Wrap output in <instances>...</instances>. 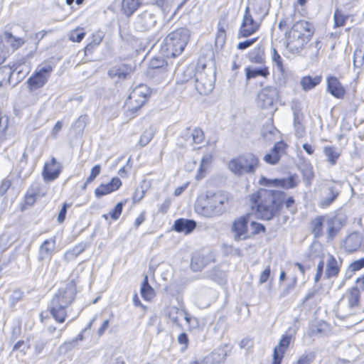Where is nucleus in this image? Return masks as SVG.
Masks as SVG:
<instances>
[{
	"mask_svg": "<svg viewBox=\"0 0 364 364\" xmlns=\"http://www.w3.org/2000/svg\"><path fill=\"white\" fill-rule=\"evenodd\" d=\"M250 226H251V228L252 229V235H256L261 232L265 231V227L261 223H258L257 222L252 221L250 223Z\"/></svg>",
	"mask_w": 364,
	"mask_h": 364,
	"instance_id": "774afa93",
	"label": "nucleus"
},
{
	"mask_svg": "<svg viewBox=\"0 0 364 364\" xmlns=\"http://www.w3.org/2000/svg\"><path fill=\"white\" fill-rule=\"evenodd\" d=\"M360 301V291L358 288H353L348 296V305L353 309L358 305Z\"/></svg>",
	"mask_w": 364,
	"mask_h": 364,
	"instance_id": "37998d69",
	"label": "nucleus"
},
{
	"mask_svg": "<svg viewBox=\"0 0 364 364\" xmlns=\"http://www.w3.org/2000/svg\"><path fill=\"white\" fill-rule=\"evenodd\" d=\"M323 153L327 159V161L332 166L337 163V160L341 156L338 149L335 146H325Z\"/></svg>",
	"mask_w": 364,
	"mask_h": 364,
	"instance_id": "7c9ffc66",
	"label": "nucleus"
},
{
	"mask_svg": "<svg viewBox=\"0 0 364 364\" xmlns=\"http://www.w3.org/2000/svg\"><path fill=\"white\" fill-rule=\"evenodd\" d=\"M279 134V131L271 124L263 126L261 134L267 141H272L274 136Z\"/></svg>",
	"mask_w": 364,
	"mask_h": 364,
	"instance_id": "f704fd0d",
	"label": "nucleus"
},
{
	"mask_svg": "<svg viewBox=\"0 0 364 364\" xmlns=\"http://www.w3.org/2000/svg\"><path fill=\"white\" fill-rule=\"evenodd\" d=\"M279 98V92L275 87L267 86L257 95V101L263 109L272 107Z\"/></svg>",
	"mask_w": 364,
	"mask_h": 364,
	"instance_id": "ddd939ff",
	"label": "nucleus"
},
{
	"mask_svg": "<svg viewBox=\"0 0 364 364\" xmlns=\"http://www.w3.org/2000/svg\"><path fill=\"white\" fill-rule=\"evenodd\" d=\"M149 88L145 85H139L135 87L130 93L127 105L129 110L136 113L147 101L149 97Z\"/></svg>",
	"mask_w": 364,
	"mask_h": 364,
	"instance_id": "9d476101",
	"label": "nucleus"
},
{
	"mask_svg": "<svg viewBox=\"0 0 364 364\" xmlns=\"http://www.w3.org/2000/svg\"><path fill=\"white\" fill-rule=\"evenodd\" d=\"M85 31L82 28H77L69 34V39L73 42L80 43L85 36Z\"/></svg>",
	"mask_w": 364,
	"mask_h": 364,
	"instance_id": "09e8293b",
	"label": "nucleus"
},
{
	"mask_svg": "<svg viewBox=\"0 0 364 364\" xmlns=\"http://www.w3.org/2000/svg\"><path fill=\"white\" fill-rule=\"evenodd\" d=\"M132 71L130 65L121 64L110 68L108 70V75L112 78L117 77L119 79H126Z\"/></svg>",
	"mask_w": 364,
	"mask_h": 364,
	"instance_id": "b1692460",
	"label": "nucleus"
},
{
	"mask_svg": "<svg viewBox=\"0 0 364 364\" xmlns=\"http://www.w3.org/2000/svg\"><path fill=\"white\" fill-rule=\"evenodd\" d=\"M76 294L74 285L68 284L60 288L50 300L48 310L53 318L58 323H63L67 317V308L73 302Z\"/></svg>",
	"mask_w": 364,
	"mask_h": 364,
	"instance_id": "39448f33",
	"label": "nucleus"
},
{
	"mask_svg": "<svg viewBox=\"0 0 364 364\" xmlns=\"http://www.w3.org/2000/svg\"><path fill=\"white\" fill-rule=\"evenodd\" d=\"M157 18L154 8L151 7L141 11L134 18V28L138 32H147L156 26Z\"/></svg>",
	"mask_w": 364,
	"mask_h": 364,
	"instance_id": "6e6552de",
	"label": "nucleus"
},
{
	"mask_svg": "<svg viewBox=\"0 0 364 364\" xmlns=\"http://www.w3.org/2000/svg\"><path fill=\"white\" fill-rule=\"evenodd\" d=\"M122 181L117 177L112 178L110 182L107 184H101L95 190L96 197L100 198L119 189Z\"/></svg>",
	"mask_w": 364,
	"mask_h": 364,
	"instance_id": "412c9836",
	"label": "nucleus"
},
{
	"mask_svg": "<svg viewBox=\"0 0 364 364\" xmlns=\"http://www.w3.org/2000/svg\"><path fill=\"white\" fill-rule=\"evenodd\" d=\"M75 346L76 345L75 344V341H73L72 340L65 341L59 346L58 349V353L60 355H65L73 349Z\"/></svg>",
	"mask_w": 364,
	"mask_h": 364,
	"instance_id": "5fc2aeb1",
	"label": "nucleus"
},
{
	"mask_svg": "<svg viewBox=\"0 0 364 364\" xmlns=\"http://www.w3.org/2000/svg\"><path fill=\"white\" fill-rule=\"evenodd\" d=\"M250 218V215L247 214L238 218L233 222L231 230L235 240L239 241L249 238L247 225Z\"/></svg>",
	"mask_w": 364,
	"mask_h": 364,
	"instance_id": "f8f14e48",
	"label": "nucleus"
},
{
	"mask_svg": "<svg viewBox=\"0 0 364 364\" xmlns=\"http://www.w3.org/2000/svg\"><path fill=\"white\" fill-rule=\"evenodd\" d=\"M87 121L88 116L87 114L81 115L75 120L72 126V128L77 134H82L87 125Z\"/></svg>",
	"mask_w": 364,
	"mask_h": 364,
	"instance_id": "a19ab883",
	"label": "nucleus"
},
{
	"mask_svg": "<svg viewBox=\"0 0 364 364\" xmlns=\"http://www.w3.org/2000/svg\"><path fill=\"white\" fill-rule=\"evenodd\" d=\"M345 243L349 251L355 250L361 244V237L359 234L353 232L347 237Z\"/></svg>",
	"mask_w": 364,
	"mask_h": 364,
	"instance_id": "473e14b6",
	"label": "nucleus"
},
{
	"mask_svg": "<svg viewBox=\"0 0 364 364\" xmlns=\"http://www.w3.org/2000/svg\"><path fill=\"white\" fill-rule=\"evenodd\" d=\"M338 196V192L336 191L333 187L329 188V196L326 197L320 202L322 208L330 205Z\"/></svg>",
	"mask_w": 364,
	"mask_h": 364,
	"instance_id": "3c124183",
	"label": "nucleus"
},
{
	"mask_svg": "<svg viewBox=\"0 0 364 364\" xmlns=\"http://www.w3.org/2000/svg\"><path fill=\"white\" fill-rule=\"evenodd\" d=\"M226 41V33L225 31L220 25V23H218V30L215 36V44L216 48H222L225 45Z\"/></svg>",
	"mask_w": 364,
	"mask_h": 364,
	"instance_id": "c03bdc74",
	"label": "nucleus"
},
{
	"mask_svg": "<svg viewBox=\"0 0 364 364\" xmlns=\"http://www.w3.org/2000/svg\"><path fill=\"white\" fill-rule=\"evenodd\" d=\"M186 132H191V136L195 144H200L204 140L203 131L200 128L195 127L193 130L191 128H187Z\"/></svg>",
	"mask_w": 364,
	"mask_h": 364,
	"instance_id": "de8ad7c7",
	"label": "nucleus"
},
{
	"mask_svg": "<svg viewBox=\"0 0 364 364\" xmlns=\"http://www.w3.org/2000/svg\"><path fill=\"white\" fill-rule=\"evenodd\" d=\"M101 166L99 164L94 166L91 170L90 176L87 178V183H92L95 178L100 173Z\"/></svg>",
	"mask_w": 364,
	"mask_h": 364,
	"instance_id": "052dcab7",
	"label": "nucleus"
},
{
	"mask_svg": "<svg viewBox=\"0 0 364 364\" xmlns=\"http://www.w3.org/2000/svg\"><path fill=\"white\" fill-rule=\"evenodd\" d=\"M49 343V339L40 337L36 339L33 344L34 353L36 355L41 354L44 349L46 348L47 345Z\"/></svg>",
	"mask_w": 364,
	"mask_h": 364,
	"instance_id": "79ce46f5",
	"label": "nucleus"
},
{
	"mask_svg": "<svg viewBox=\"0 0 364 364\" xmlns=\"http://www.w3.org/2000/svg\"><path fill=\"white\" fill-rule=\"evenodd\" d=\"M321 81V76H304L301 78L300 84L302 89L305 91L309 90L315 87Z\"/></svg>",
	"mask_w": 364,
	"mask_h": 364,
	"instance_id": "c85d7f7f",
	"label": "nucleus"
},
{
	"mask_svg": "<svg viewBox=\"0 0 364 364\" xmlns=\"http://www.w3.org/2000/svg\"><path fill=\"white\" fill-rule=\"evenodd\" d=\"M364 267V257L353 262L349 265V272H356Z\"/></svg>",
	"mask_w": 364,
	"mask_h": 364,
	"instance_id": "e2e57ef3",
	"label": "nucleus"
},
{
	"mask_svg": "<svg viewBox=\"0 0 364 364\" xmlns=\"http://www.w3.org/2000/svg\"><path fill=\"white\" fill-rule=\"evenodd\" d=\"M56 244L55 237L46 240L39 247L38 259L41 262L46 259H50Z\"/></svg>",
	"mask_w": 364,
	"mask_h": 364,
	"instance_id": "6ab92c4d",
	"label": "nucleus"
},
{
	"mask_svg": "<svg viewBox=\"0 0 364 364\" xmlns=\"http://www.w3.org/2000/svg\"><path fill=\"white\" fill-rule=\"evenodd\" d=\"M87 247L86 243H80L73 247L71 250H68L65 253V258L67 260H72L75 259L78 255H80L82 252H84Z\"/></svg>",
	"mask_w": 364,
	"mask_h": 364,
	"instance_id": "c9c22d12",
	"label": "nucleus"
},
{
	"mask_svg": "<svg viewBox=\"0 0 364 364\" xmlns=\"http://www.w3.org/2000/svg\"><path fill=\"white\" fill-rule=\"evenodd\" d=\"M212 159L211 154H206L201 159L200 165L196 176V180L200 181L204 177L203 173L205 171V166L211 163Z\"/></svg>",
	"mask_w": 364,
	"mask_h": 364,
	"instance_id": "4c0bfd02",
	"label": "nucleus"
},
{
	"mask_svg": "<svg viewBox=\"0 0 364 364\" xmlns=\"http://www.w3.org/2000/svg\"><path fill=\"white\" fill-rule=\"evenodd\" d=\"M141 295L147 301L151 300L155 295V292L152 287L149 284L147 275L144 276L143 282L141 285Z\"/></svg>",
	"mask_w": 364,
	"mask_h": 364,
	"instance_id": "2f4dec72",
	"label": "nucleus"
},
{
	"mask_svg": "<svg viewBox=\"0 0 364 364\" xmlns=\"http://www.w3.org/2000/svg\"><path fill=\"white\" fill-rule=\"evenodd\" d=\"M252 63H262L264 62V50L260 47L255 48L248 55Z\"/></svg>",
	"mask_w": 364,
	"mask_h": 364,
	"instance_id": "e433bc0d",
	"label": "nucleus"
},
{
	"mask_svg": "<svg viewBox=\"0 0 364 364\" xmlns=\"http://www.w3.org/2000/svg\"><path fill=\"white\" fill-rule=\"evenodd\" d=\"M301 173L305 185L306 186H310L314 178V173L312 166L309 165L304 166L301 168Z\"/></svg>",
	"mask_w": 364,
	"mask_h": 364,
	"instance_id": "ea45409f",
	"label": "nucleus"
},
{
	"mask_svg": "<svg viewBox=\"0 0 364 364\" xmlns=\"http://www.w3.org/2000/svg\"><path fill=\"white\" fill-rule=\"evenodd\" d=\"M284 198L286 194L283 191L260 188L250 196V201L258 218L270 220L279 215Z\"/></svg>",
	"mask_w": 364,
	"mask_h": 364,
	"instance_id": "f257e3e1",
	"label": "nucleus"
},
{
	"mask_svg": "<svg viewBox=\"0 0 364 364\" xmlns=\"http://www.w3.org/2000/svg\"><path fill=\"white\" fill-rule=\"evenodd\" d=\"M36 189H38V186H33L31 189L28 190L26 195V203L28 205H33L36 201Z\"/></svg>",
	"mask_w": 364,
	"mask_h": 364,
	"instance_id": "6e6d98bb",
	"label": "nucleus"
},
{
	"mask_svg": "<svg viewBox=\"0 0 364 364\" xmlns=\"http://www.w3.org/2000/svg\"><path fill=\"white\" fill-rule=\"evenodd\" d=\"M341 228V223L336 218H330L327 220V232L329 238H333Z\"/></svg>",
	"mask_w": 364,
	"mask_h": 364,
	"instance_id": "72a5a7b5",
	"label": "nucleus"
},
{
	"mask_svg": "<svg viewBox=\"0 0 364 364\" xmlns=\"http://www.w3.org/2000/svg\"><path fill=\"white\" fill-rule=\"evenodd\" d=\"M287 144L283 141L275 143L269 152L264 155V161L271 165L277 164L280 160L282 154L285 152Z\"/></svg>",
	"mask_w": 364,
	"mask_h": 364,
	"instance_id": "dca6fc26",
	"label": "nucleus"
},
{
	"mask_svg": "<svg viewBox=\"0 0 364 364\" xmlns=\"http://www.w3.org/2000/svg\"><path fill=\"white\" fill-rule=\"evenodd\" d=\"M257 39H258V38L256 37V38L246 40L242 42H240L237 46V48L239 50H245V49L250 47L251 46H252L257 41Z\"/></svg>",
	"mask_w": 364,
	"mask_h": 364,
	"instance_id": "338daca9",
	"label": "nucleus"
},
{
	"mask_svg": "<svg viewBox=\"0 0 364 364\" xmlns=\"http://www.w3.org/2000/svg\"><path fill=\"white\" fill-rule=\"evenodd\" d=\"M4 43L10 44L14 50L18 49L22 46L26 41L21 38H16L11 33L6 32L3 36Z\"/></svg>",
	"mask_w": 364,
	"mask_h": 364,
	"instance_id": "c756f323",
	"label": "nucleus"
},
{
	"mask_svg": "<svg viewBox=\"0 0 364 364\" xmlns=\"http://www.w3.org/2000/svg\"><path fill=\"white\" fill-rule=\"evenodd\" d=\"M259 23L256 22L247 7L243 16L242 23L240 28L239 34L242 37H248L258 31Z\"/></svg>",
	"mask_w": 364,
	"mask_h": 364,
	"instance_id": "4468645a",
	"label": "nucleus"
},
{
	"mask_svg": "<svg viewBox=\"0 0 364 364\" xmlns=\"http://www.w3.org/2000/svg\"><path fill=\"white\" fill-rule=\"evenodd\" d=\"M291 336L284 335L280 339L278 345L274 347L273 352V361L272 364H281L284 354L289 346Z\"/></svg>",
	"mask_w": 364,
	"mask_h": 364,
	"instance_id": "a211bd4d",
	"label": "nucleus"
},
{
	"mask_svg": "<svg viewBox=\"0 0 364 364\" xmlns=\"http://www.w3.org/2000/svg\"><path fill=\"white\" fill-rule=\"evenodd\" d=\"M353 66L360 68L364 65V48L362 46L356 48L353 53Z\"/></svg>",
	"mask_w": 364,
	"mask_h": 364,
	"instance_id": "58836bf2",
	"label": "nucleus"
},
{
	"mask_svg": "<svg viewBox=\"0 0 364 364\" xmlns=\"http://www.w3.org/2000/svg\"><path fill=\"white\" fill-rule=\"evenodd\" d=\"M327 90L333 97L342 99L346 90L338 79L334 76L327 77Z\"/></svg>",
	"mask_w": 364,
	"mask_h": 364,
	"instance_id": "4be33fe9",
	"label": "nucleus"
},
{
	"mask_svg": "<svg viewBox=\"0 0 364 364\" xmlns=\"http://www.w3.org/2000/svg\"><path fill=\"white\" fill-rule=\"evenodd\" d=\"M247 80L255 78L258 76L267 77L269 75V69L266 66L259 68L247 67L245 68Z\"/></svg>",
	"mask_w": 364,
	"mask_h": 364,
	"instance_id": "bb28decb",
	"label": "nucleus"
},
{
	"mask_svg": "<svg viewBox=\"0 0 364 364\" xmlns=\"http://www.w3.org/2000/svg\"><path fill=\"white\" fill-rule=\"evenodd\" d=\"M259 166L258 158L252 153L240 155L229 161L228 168L235 175L253 173Z\"/></svg>",
	"mask_w": 364,
	"mask_h": 364,
	"instance_id": "0eeeda50",
	"label": "nucleus"
},
{
	"mask_svg": "<svg viewBox=\"0 0 364 364\" xmlns=\"http://www.w3.org/2000/svg\"><path fill=\"white\" fill-rule=\"evenodd\" d=\"M8 53V48L4 42L3 38L0 36V65L4 62Z\"/></svg>",
	"mask_w": 364,
	"mask_h": 364,
	"instance_id": "13d9d810",
	"label": "nucleus"
},
{
	"mask_svg": "<svg viewBox=\"0 0 364 364\" xmlns=\"http://www.w3.org/2000/svg\"><path fill=\"white\" fill-rule=\"evenodd\" d=\"M123 206V202H119L116 204L114 209L109 213V215L112 218V219L116 220L119 218L122 212Z\"/></svg>",
	"mask_w": 364,
	"mask_h": 364,
	"instance_id": "4d7b16f0",
	"label": "nucleus"
},
{
	"mask_svg": "<svg viewBox=\"0 0 364 364\" xmlns=\"http://www.w3.org/2000/svg\"><path fill=\"white\" fill-rule=\"evenodd\" d=\"M166 62L160 58H154L149 63V68L151 69H158L164 67Z\"/></svg>",
	"mask_w": 364,
	"mask_h": 364,
	"instance_id": "bf43d9fd",
	"label": "nucleus"
},
{
	"mask_svg": "<svg viewBox=\"0 0 364 364\" xmlns=\"http://www.w3.org/2000/svg\"><path fill=\"white\" fill-rule=\"evenodd\" d=\"M194 70L196 90L201 95H208L214 88L215 82L216 68L213 53L210 51L205 56H200L197 65L188 67L185 73L191 75Z\"/></svg>",
	"mask_w": 364,
	"mask_h": 364,
	"instance_id": "f03ea898",
	"label": "nucleus"
},
{
	"mask_svg": "<svg viewBox=\"0 0 364 364\" xmlns=\"http://www.w3.org/2000/svg\"><path fill=\"white\" fill-rule=\"evenodd\" d=\"M154 135V129L153 127H150L149 129H146L140 136L139 144L141 146H146L150 141L152 139Z\"/></svg>",
	"mask_w": 364,
	"mask_h": 364,
	"instance_id": "49530a36",
	"label": "nucleus"
},
{
	"mask_svg": "<svg viewBox=\"0 0 364 364\" xmlns=\"http://www.w3.org/2000/svg\"><path fill=\"white\" fill-rule=\"evenodd\" d=\"M348 18V15H344L341 11L336 9L335 11L333 18L336 27H341L345 25L346 19Z\"/></svg>",
	"mask_w": 364,
	"mask_h": 364,
	"instance_id": "603ef678",
	"label": "nucleus"
},
{
	"mask_svg": "<svg viewBox=\"0 0 364 364\" xmlns=\"http://www.w3.org/2000/svg\"><path fill=\"white\" fill-rule=\"evenodd\" d=\"M30 348L31 344L28 339L27 341L20 340L13 346L12 352L18 351L22 355H26Z\"/></svg>",
	"mask_w": 364,
	"mask_h": 364,
	"instance_id": "a18cd8bd",
	"label": "nucleus"
},
{
	"mask_svg": "<svg viewBox=\"0 0 364 364\" xmlns=\"http://www.w3.org/2000/svg\"><path fill=\"white\" fill-rule=\"evenodd\" d=\"M324 216H317L310 223V228L314 237L319 238L323 235Z\"/></svg>",
	"mask_w": 364,
	"mask_h": 364,
	"instance_id": "cd10ccee",
	"label": "nucleus"
},
{
	"mask_svg": "<svg viewBox=\"0 0 364 364\" xmlns=\"http://www.w3.org/2000/svg\"><path fill=\"white\" fill-rule=\"evenodd\" d=\"M272 59L274 64L277 66L278 72L283 73L284 71V68L282 63V59L275 48L272 49Z\"/></svg>",
	"mask_w": 364,
	"mask_h": 364,
	"instance_id": "864d4df0",
	"label": "nucleus"
},
{
	"mask_svg": "<svg viewBox=\"0 0 364 364\" xmlns=\"http://www.w3.org/2000/svg\"><path fill=\"white\" fill-rule=\"evenodd\" d=\"M214 262L215 256L213 252L209 250H201L192 255L191 268L194 272L201 271L208 264Z\"/></svg>",
	"mask_w": 364,
	"mask_h": 364,
	"instance_id": "9b49d317",
	"label": "nucleus"
},
{
	"mask_svg": "<svg viewBox=\"0 0 364 364\" xmlns=\"http://www.w3.org/2000/svg\"><path fill=\"white\" fill-rule=\"evenodd\" d=\"M294 127L295 129V135L298 138L303 137L305 134V129L301 124L298 114H294Z\"/></svg>",
	"mask_w": 364,
	"mask_h": 364,
	"instance_id": "8fccbe9b",
	"label": "nucleus"
},
{
	"mask_svg": "<svg viewBox=\"0 0 364 364\" xmlns=\"http://www.w3.org/2000/svg\"><path fill=\"white\" fill-rule=\"evenodd\" d=\"M326 269L325 272V277L326 279H330L331 277H337L339 272L340 268L342 264V260L339 259L338 260L336 259V257L331 255L328 254L326 257Z\"/></svg>",
	"mask_w": 364,
	"mask_h": 364,
	"instance_id": "aec40b11",
	"label": "nucleus"
},
{
	"mask_svg": "<svg viewBox=\"0 0 364 364\" xmlns=\"http://www.w3.org/2000/svg\"><path fill=\"white\" fill-rule=\"evenodd\" d=\"M196 222L191 219L178 218L173 224V229L178 232L190 234L196 227Z\"/></svg>",
	"mask_w": 364,
	"mask_h": 364,
	"instance_id": "5701e85b",
	"label": "nucleus"
},
{
	"mask_svg": "<svg viewBox=\"0 0 364 364\" xmlns=\"http://www.w3.org/2000/svg\"><path fill=\"white\" fill-rule=\"evenodd\" d=\"M61 172V167L58 164L55 158L52 157L50 162L44 164L42 176L44 181L50 182L56 179Z\"/></svg>",
	"mask_w": 364,
	"mask_h": 364,
	"instance_id": "2eb2a0df",
	"label": "nucleus"
},
{
	"mask_svg": "<svg viewBox=\"0 0 364 364\" xmlns=\"http://www.w3.org/2000/svg\"><path fill=\"white\" fill-rule=\"evenodd\" d=\"M168 318L178 327H181L179 323V316H184L186 321L190 323L193 319L186 311H181L176 307H171L168 310Z\"/></svg>",
	"mask_w": 364,
	"mask_h": 364,
	"instance_id": "393cba45",
	"label": "nucleus"
},
{
	"mask_svg": "<svg viewBox=\"0 0 364 364\" xmlns=\"http://www.w3.org/2000/svg\"><path fill=\"white\" fill-rule=\"evenodd\" d=\"M284 203L286 208L291 213H295L296 212V208L294 207L295 200L292 196L289 197L287 199L284 198Z\"/></svg>",
	"mask_w": 364,
	"mask_h": 364,
	"instance_id": "0e129e2a",
	"label": "nucleus"
},
{
	"mask_svg": "<svg viewBox=\"0 0 364 364\" xmlns=\"http://www.w3.org/2000/svg\"><path fill=\"white\" fill-rule=\"evenodd\" d=\"M53 70V68L50 65L38 66L27 80L29 90L34 91L43 87L48 82Z\"/></svg>",
	"mask_w": 364,
	"mask_h": 364,
	"instance_id": "1a4fd4ad",
	"label": "nucleus"
},
{
	"mask_svg": "<svg viewBox=\"0 0 364 364\" xmlns=\"http://www.w3.org/2000/svg\"><path fill=\"white\" fill-rule=\"evenodd\" d=\"M190 37L189 31L185 28L171 32L163 41L161 51L167 58H176L183 51Z\"/></svg>",
	"mask_w": 364,
	"mask_h": 364,
	"instance_id": "423d86ee",
	"label": "nucleus"
},
{
	"mask_svg": "<svg viewBox=\"0 0 364 364\" xmlns=\"http://www.w3.org/2000/svg\"><path fill=\"white\" fill-rule=\"evenodd\" d=\"M70 206V204L64 203L58 215V222L62 223L64 222L67 213L68 208Z\"/></svg>",
	"mask_w": 364,
	"mask_h": 364,
	"instance_id": "69168bd1",
	"label": "nucleus"
},
{
	"mask_svg": "<svg viewBox=\"0 0 364 364\" xmlns=\"http://www.w3.org/2000/svg\"><path fill=\"white\" fill-rule=\"evenodd\" d=\"M229 194L223 191H207L200 196L195 205L196 212L206 218L220 217L227 212Z\"/></svg>",
	"mask_w": 364,
	"mask_h": 364,
	"instance_id": "7ed1b4c3",
	"label": "nucleus"
},
{
	"mask_svg": "<svg viewBox=\"0 0 364 364\" xmlns=\"http://www.w3.org/2000/svg\"><path fill=\"white\" fill-rule=\"evenodd\" d=\"M141 0H122V11L127 17L131 16L141 5Z\"/></svg>",
	"mask_w": 364,
	"mask_h": 364,
	"instance_id": "a878e982",
	"label": "nucleus"
},
{
	"mask_svg": "<svg viewBox=\"0 0 364 364\" xmlns=\"http://www.w3.org/2000/svg\"><path fill=\"white\" fill-rule=\"evenodd\" d=\"M298 176L295 175H291L287 178H281V179H274L272 181L268 180L265 178H263L261 180V184L262 185H269L272 184L274 186H281L285 189L293 188L296 187L298 184Z\"/></svg>",
	"mask_w": 364,
	"mask_h": 364,
	"instance_id": "f3484780",
	"label": "nucleus"
},
{
	"mask_svg": "<svg viewBox=\"0 0 364 364\" xmlns=\"http://www.w3.org/2000/svg\"><path fill=\"white\" fill-rule=\"evenodd\" d=\"M314 354L312 353L302 355L296 362V364H310L314 360Z\"/></svg>",
	"mask_w": 364,
	"mask_h": 364,
	"instance_id": "680f3d73",
	"label": "nucleus"
},
{
	"mask_svg": "<svg viewBox=\"0 0 364 364\" xmlns=\"http://www.w3.org/2000/svg\"><path fill=\"white\" fill-rule=\"evenodd\" d=\"M314 32L313 25L306 21H298L286 33L287 48L291 53H299L311 40Z\"/></svg>",
	"mask_w": 364,
	"mask_h": 364,
	"instance_id": "20e7f679",
	"label": "nucleus"
}]
</instances>
